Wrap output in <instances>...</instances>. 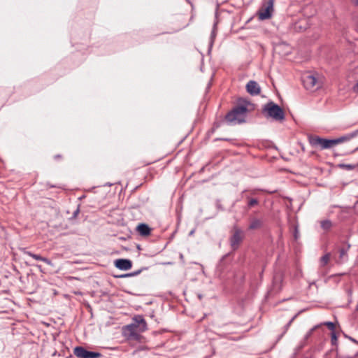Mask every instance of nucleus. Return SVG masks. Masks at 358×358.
<instances>
[{
  "mask_svg": "<svg viewBox=\"0 0 358 358\" xmlns=\"http://www.w3.org/2000/svg\"><path fill=\"white\" fill-rule=\"evenodd\" d=\"M147 323L142 315H138L132 318V322L122 327V335L129 342H140L143 336L141 333L147 330Z\"/></svg>",
  "mask_w": 358,
  "mask_h": 358,
  "instance_id": "nucleus-1",
  "label": "nucleus"
},
{
  "mask_svg": "<svg viewBox=\"0 0 358 358\" xmlns=\"http://www.w3.org/2000/svg\"><path fill=\"white\" fill-rule=\"evenodd\" d=\"M248 105H250L248 101L240 99L238 104L226 115V121L233 125L245 122L248 112Z\"/></svg>",
  "mask_w": 358,
  "mask_h": 358,
  "instance_id": "nucleus-2",
  "label": "nucleus"
},
{
  "mask_svg": "<svg viewBox=\"0 0 358 358\" xmlns=\"http://www.w3.org/2000/svg\"><path fill=\"white\" fill-rule=\"evenodd\" d=\"M263 113H266L268 116L277 121H281L285 119L283 110L273 101H270L264 105Z\"/></svg>",
  "mask_w": 358,
  "mask_h": 358,
  "instance_id": "nucleus-3",
  "label": "nucleus"
},
{
  "mask_svg": "<svg viewBox=\"0 0 358 358\" xmlns=\"http://www.w3.org/2000/svg\"><path fill=\"white\" fill-rule=\"evenodd\" d=\"M309 141L312 146H320L321 150L330 149L336 145L335 139H327L319 136L311 137Z\"/></svg>",
  "mask_w": 358,
  "mask_h": 358,
  "instance_id": "nucleus-4",
  "label": "nucleus"
},
{
  "mask_svg": "<svg viewBox=\"0 0 358 358\" xmlns=\"http://www.w3.org/2000/svg\"><path fill=\"white\" fill-rule=\"evenodd\" d=\"M244 238V232L242 229L235 227L233 234L229 238L230 245L233 250H236Z\"/></svg>",
  "mask_w": 358,
  "mask_h": 358,
  "instance_id": "nucleus-5",
  "label": "nucleus"
},
{
  "mask_svg": "<svg viewBox=\"0 0 358 358\" xmlns=\"http://www.w3.org/2000/svg\"><path fill=\"white\" fill-rule=\"evenodd\" d=\"M273 0H268L266 3L262 6L258 12V16L260 20H268L271 17L273 12Z\"/></svg>",
  "mask_w": 358,
  "mask_h": 358,
  "instance_id": "nucleus-6",
  "label": "nucleus"
},
{
  "mask_svg": "<svg viewBox=\"0 0 358 358\" xmlns=\"http://www.w3.org/2000/svg\"><path fill=\"white\" fill-rule=\"evenodd\" d=\"M302 82L306 89L313 90L314 88L318 89L321 87V83L314 75L307 74L303 76Z\"/></svg>",
  "mask_w": 358,
  "mask_h": 358,
  "instance_id": "nucleus-7",
  "label": "nucleus"
},
{
  "mask_svg": "<svg viewBox=\"0 0 358 358\" xmlns=\"http://www.w3.org/2000/svg\"><path fill=\"white\" fill-rule=\"evenodd\" d=\"M73 354L78 358H99L101 356L99 352L88 351L82 346L76 347L73 349Z\"/></svg>",
  "mask_w": 358,
  "mask_h": 358,
  "instance_id": "nucleus-8",
  "label": "nucleus"
},
{
  "mask_svg": "<svg viewBox=\"0 0 358 358\" xmlns=\"http://www.w3.org/2000/svg\"><path fill=\"white\" fill-rule=\"evenodd\" d=\"M116 268L122 271H127L132 267V262L128 259H118L114 262Z\"/></svg>",
  "mask_w": 358,
  "mask_h": 358,
  "instance_id": "nucleus-9",
  "label": "nucleus"
},
{
  "mask_svg": "<svg viewBox=\"0 0 358 358\" xmlns=\"http://www.w3.org/2000/svg\"><path fill=\"white\" fill-rule=\"evenodd\" d=\"M247 92L252 95H258L261 92V88L259 84L255 80H250L246 85Z\"/></svg>",
  "mask_w": 358,
  "mask_h": 358,
  "instance_id": "nucleus-10",
  "label": "nucleus"
},
{
  "mask_svg": "<svg viewBox=\"0 0 358 358\" xmlns=\"http://www.w3.org/2000/svg\"><path fill=\"white\" fill-rule=\"evenodd\" d=\"M22 251L24 255H28L36 260L43 262L48 265H52V262L46 257H43L40 255L32 253L31 252L27 250L25 248H23Z\"/></svg>",
  "mask_w": 358,
  "mask_h": 358,
  "instance_id": "nucleus-11",
  "label": "nucleus"
},
{
  "mask_svg": "<svg viewBox=\"0 0 358 358\" xmlns=\"http://www.w3.org/2000/svg\"><path fill=\"white\" fill-rule=\"evenodd\" d=\"M357 135H358V129L351 133L347 134L342 136L339 138H334L336 145H338L339 143H343L345 141H348L352 139L353 138L356 137Z\"/></svg>",
  "mask_w": 358,
  "mask_h": 358,
  "instance_id": "nucleus-12",
  "label": "nucleus"
},
{
  "mask_svg": "<svg viewBox=\"0 0 358 358\" xmlns=\"http://www.w3.org/2000/svg\"><path fill=\"white\" fill-rule=\"evenodd\" d=\"M264 225V221L261 218L252 217L250 219L248 229L255 230L261 229Z\"/></svg>",
  "mask_w": 358,
  "mask_h": 358,
  "instance_id": "nucleus-13",
  "label": "nucleus"
},
{
  "mask_svg": "<svg viewBox=\"0 0 358 358\" xmlns=\"http://www.w3.org/2000/svg\"><path fill=\"white\" fill-rule=\"evenodd\" d=\"M350 245H348L346 248H342L339 250V257L337 260L338 264H343L348 260V251Z\"/></svg>",
  "mask_w": 358,
  "mask_h": 358,
  "instance_id": "nucleus-14",
  "label": "nucleus"
},
{
  "mask_svg": "<svg viewBox=\"0 0 358 358\" xmlns=\"http://www.w3.org/2000/svg\"><path fill=\"white\" fill-rule=\"evenodd\" d=\"M245 199L247 201V205L245 206V210H250L252 208L259 206V201L257 198L252 197L249 195L245 196Z\"/></svg>",
  "mask_w": 358,
  "mask_h": 358,
  "instance_id": "nucleus-15",
  "label": "nucleus"
},
{
  "mask_svg": "<svg viewBox=\"0 0 358 358\" xmlns=\"http://www.w3.org/2000/svg\"><path fill=\"white\" fill-rule=\"evenodd\" d=\"M136 229L139 234L141 236H145L150 234V228L146 224L141 223L138 225Z\"/></svg>",
  "mask_w": 358,
  "mask_h": 358,
  "instance_id": "nucleus-16",
  "label": "nucleus"
},
{
  "mask_svg": "<svg viewBox=\"0 0 358 358\" xmlns=\"http://www.w3.org/2000/svg\"><path fill=\"white\" fill-rule=\"evenodd\" d=\"M321 228L324 231H329L332 227V222L329 220H324L320 222Z\"/></svg>",
  "mask_w": 358,
  "mask_h": 358,
  "instance_id": "nucleus-17",
  "label": "nucleus"
},
{
  "mask_svg": "<svg viewBox=\"0 0 358 358\" xmlns=\"http://www.w3.org/2000/svg\"><path fill=\"white\" fill-rule=\"evenodd\" d=\"M330 257H331L330 253H327L321 257L320 261H321V265L322 266H324L328 264V262L330 259Z\"/></svg>",
  "mask_w": 358,
  "mask_h": 358,
  "instance_id": "nucleus-18",
  "label": "nucleus"
},
{
  "mask_svg": "<svg viewBox=\"0 0 358 358\" xmlns=\"http://www.w3.org/2000/svg\"><path fill=\"white\" fill-rule=\"evenodd\" d=\"M338 166L348 171H352L355 168V165L350 164H341Z\"/></svg>",
  "mask_w": 358,
  "mask_h": 358,
  "instance_id": "nucleus-19",
  "label": "nucleus"
},
{
  "mask_svg": "<svg viewBox=\"0 0 358 358\" xmlns=\"http://www.w3.org/2000/svg\"><path fill=\"white\" fill-rule=\"evenodd\" d=\"M320 327V325H315V327H313L312 329H310L308 332L307 334L305 335L304 336V340L305 341H307L310 336L311 335L313 334V331L315 330H316L318 327Z\"/></svg>",
  "mask_w": 358,
  "mask_h": 358,
  "instance_id": "nucleus-20",
  "label": "nucleus"
},
{
  "mask_svg": "<svg viewBox=\"0 0 358 358\" xmlns=\"http://www.w3.org/2000/svg\"><path fill=\"white\" fill-rule=\"evenodd\" d=\"M324 325L328 327L329 329H330L332 331H334L335 329V324L332 322H325L324 323H322L321 325ZM320 326V324H319Z\"/></svg>",
  "mask_w": 358,
  "mask_h": 358,
  "instance_id": "nucleus-21",
  "label": "nucleus"
},
{
  "mask_svg": "<svg viewBox=\"0 0 358 358\" xmlns=\"http://www.w3.org/2000/svg\"><path fill=\"white\" fill-rule=\"evenodd\" d=\"M337 341H338V338H337V336H336V334L335 331H331V344L333 345H336Z\"/></svg>",
  "mask_w": 358,
  "mask_h": 358,
  "instance_id": "nucleus-22",
  "label": "nucleus"
},
{
  "mask_svg": "<svg viewBox=\"0 0 358 358\" xmlns=\"http://www.w3.org/2000/svg\"><path fill=\"white\" fill-rule=\"evenodd\" d=\"M296 315H294L289 321V322L285 326V330L282 334V336L285 334V332L288 330L289 326L291 325L292 322L294 321V320L296 318Z\"/></svg>",
  "mask_w": 358,
  "mask_h": 358,
  "instance_id": "nucleus-23",
  "label": "nucleus"
},
{
  "mask_svg": "<svg viewBox=\"0 0 358 358\" xmlns=\"http://www.w3.org/2000/svg\"><path fill=\"white\" fill-rule=\"evenodd\" d=\"M215 206L217 210L223 211L224 208H223L222 205L221 204L220 200L217 199L215 201Z\"/></svg>",
  "mask_w": 358,
  "mask_h": 358,
  "instance_id": "nucleus-24",
  "label": "nucleus"
},
{
  "mask_svg": "<svg viewBox=\"0 0 358 358\" xmlns=\"http://www.w3.org/2000/svg\"><path fill=\"white\" fill-rule=\"evenodd\" d=\"M115 277L117 278H129V277H131V273L122 274V275H115Z\"/></svg>",
  "mask_w": 358,
  "mask_h": 358,
  "instance_id": "nucleus-25",
  "label": "nucleus"
},
{
  "mask_svg": "<svg viewBox=\"0 0 358 358\" xmlns=\"http://www.w3.org/2000/svg\"><path fill=\"white\" fill-rule=\"evenodd\" d=\"M299 236V231L297 226L294 227V237L295 240H297Z\"/></svg>",
  "mask_w": 358,
  "mask_h": 358,
  "instance_id": "nucleus-26",
  "label": "nucleus"
},
{
  "mask_svg": "<svg viewBox=\"0 0 358 358\" xmlns=\"http://www.w3.org/2000/svg\"><path fill=\"white\" fill-rule=\"evenodd\" d=\"M215 29H216V24H214L213 29L212 31L211 36H210V38H211L210 45H212L213 38H215Z\"/></svg>",
  "mask_w": 358,
  "mask_h": 358,
  "instance_id": "nucleus-27",
  "label": "nucleus"
},
{
  "mask_svg": "<svg viewBox=\"0 0 358 358\" xmlns=\"http://www.w3.org/2000/svg\"><path fill=\"white\" fill-rule=\"evenodd\" d=\"M352 90L355 93H358V80L352 87Z\"/></svg>",
  "mask_w": 358,
  "mask_h": 358,
  "instance_id": "nucleus-28",
  "label": "nucleus"
},
{
  "mask_svg": "<svg viewBox=\"0 0 358 358\" xmlns=\"http://www.w3.org/2000/svg\"><path fill=\"white\" fill-rule=\"evenodd\" d=\"M141 271H142V269H139L138 271L131 272V277L138 275V274L141 273Z\"/></svg>",
  "mask_w": 358,
  "mask_h": 358,
  "instance_id": "nucleus-29",
  "label": "nucleus"
},
{
  "mask_svg": "<svg viewBox=\"0 0 358 358\" xmlns=\"http://www.w3.org/2000/svg\"><path fill=\"white\" fill-rule=\"evenodd\" d=\"M141 271H142V269H139L138 271L131 272V277L138 275V274L141 273Z\"/></svg>",
  "mask_w": 358,
  "mask_h": 358,
  "instance_id": "nucleus-30",
  "label": "nucleus"
},
{
  "mask_svg": "<svg viewBox=\"0 0 358 358\" xmlns=\"http://www.w3.org/2000/svg\"><path fill=\"white\" fill-rule=\"evenodd\" d=\"M79 212H80V210H79V208H78L76 210L74 211V213L73 214V217H76L77 216V215L79 213Z\"/></svg>",
  "mask_w": 358,
  "mask_h": 358,
  "instance_id": "nucleus-31",
  "label": "nucleus"
},
{
  "mask_svg": "<svg viewBox=\"0 0 358 358\" xmlns=\"http://www.w3.org/2000/svg\"><path fill=\"white\" fill-rule=\"evenodd\" d=\"M229 256V254L224 255L221 260V263L224 261V259L227 258Z\"/></svg>",
  "mask_w": 358,
  "mask_h": 358,
  "instance_id": "nucleus-32",
  "label": "nucleus"
},
{
  "mask_svg": "<svg viewBox=\"0 0 358 358\" xmlns=\"http://www.w3.org/2000/svg\"><path fill=\"white\" fill-rule=\"evenodd\" d=\"M350 339L353 341L354 343H357V341L352 338H350Z\"/></svg>",
  "mask_w": 358,
  "mask_h": 358,
  "instance_id": "nucleus-33",
  "label": "nucleus"
},
{
  "mask_svg": "<svg viewBox=\"0 0 358 358\" xmlns=\"http://www.w3.org/2000/svg\"><path fill=\"white\" fill-rule=\"evenodd\" d=\"M194 230H192L190 232H189V235H192L194 234Z\"/></svg>",
  "mask_w": 358,
  "mask_h": 358,
  "instance_id": "nucleus-34",
  "label": "nucleus"
},
{
  "mask_svg": "<svg viewBox=\"0 0 358 358\" xmlns=\"http://www.w3.org/2000/svg\"><path fill=\"white\" fill-rule=\"evenodd\" d=\"M355 5H357V6H358V0H355Z\"/></svg>",
  "mask_w": 358,
  "mask_h": 358,
  "instance_id": "nucleus-35",
  "label": "nucleus"
},
{
  "mask_svg": "<svg viewBox=\"0 0 358 358\" xmlns=\"http://www.w3.org/2000/svg\"><path fill=\"white\" fill-rule=\"evenodd\" d=\"M254 194H255V191H254V190H252V191L251 192V194H252V195H253Z\"/></svg>",
  "mask_w": 358,
  "mask_h": 358,
  "instance_id": "nucleus-36",
  "label": "nucleus"
},
{
  "mask_svg": "<svg viewBox=\"0 0 358 358\" xmlns=\"http://www.w3.org/2000/svg\"><path fill=\"white\" fill-rule=\"evenodd\" d=\"M356 310L358 312V304L356 306Z\"/></svg>",
  "mask_w": 358,
  "mask_h": 358,
  "instance_id": "nucleus-37",
  "label": "nucleus"
},
{
  "mask_svg": "<svg viewBox=\"0 0 358 358\" xmlns=\"http://www.w3.org/2000/svg\"><path fill=\"white\" fill-rule=\"evenodd\" d=\"M59 155H56L55 157L59 158Z\"/></svg>",
  "mask_w": 358,
  "mask_h": 358,
  "instance_id": "nucleus-38",
  "label": "nucleus"
},
{
  "mask_svg": "<svg viewBox=\"0 0 358 358\" xmlns=\"http://www.w3.org/2000/svg\"><path fill=\"white\" fill-rule=\"evenodd\" d=\"M357 261H358V256H357Z\"/></svg>",
  "mask_w": 358,
  "mask_h": 358,
  "instance_id": "nucleus-39",
  "label": "nucleus"
}]
</instances>
